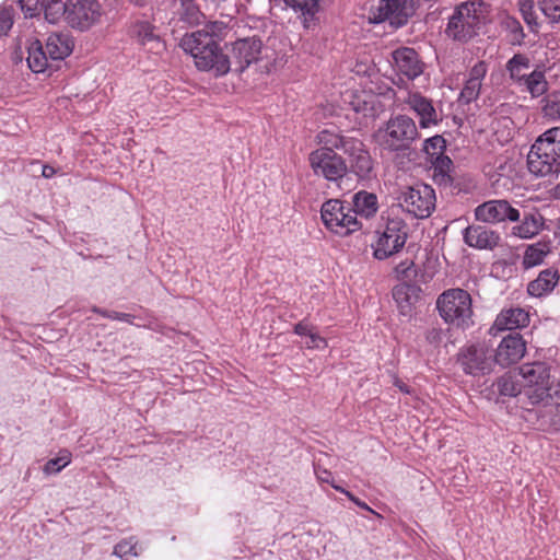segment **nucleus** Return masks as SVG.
<instances>
[{"label": "nucleus", "mask_w": 560, "mask_h": 560, "mask_svg": "<svg viewBox=\"0 0 560 560\" xmlns=\"http://www.w3.org/2000/svg\"><path fill=\"white\" fill-rule=\"evenodd\" d=\"M42 5L44 8L45 19L49 23H56L61 15L66 16V3L62 1H43Z\"/></svg>", "instance_id": "nucleus-37"}, {"label": "nucleus", "mask_w": 560, "mask_h": 560, "mask_svg": "<svg viewBox=\"0 0 560 560\" xmlns=\"http://www.w3.org/2000/svg\"><path fill=\"white\" fill-rule=\"evenodd\" d=\"M397 200L415 218L425 219L434 211L436 198L430 185L418 183L401 189Z\"/></svg>", "instance_id": "nucleus-7"}, {"label": "nucleus", "mask_w": 560, "mask_h": 560, "mask_svg": "<svg viewBox=\"0 0 560 560\" xmlns=\"http://www.w3.org/2000/svg\"><path fill=\"white\" fill-rule=\"evenodd\" d=\"M549 423L550 425L557 430L560 431V402L552 406L549 410Z\"/></svg>", "instance_id": "nucleus-48"}, {"label": "nucleus", "mask_w": 560, "mask_h": 560, "mask_svg": "<svg viewBox=\"0 0 560 560\" xmlns=\"http://www.w3.org/2000/svg\"><path fill=\"white\" fill-rule=\"evenodd\" d=\"M538 7L550 23H560V0H540Z\"/></svg>", "instance_id": "nucleus-36"}, {"label": "nucleus", "mask_w": 560, "mask_h": 560, "mask_svg": "<svg viewBox=\"0 0 560 560\" xmlns=\"http://www.w3.org/2000/svg\"><path fill=\"white\" fill-rule=\"evenodd\" d=\"M92 311H93L94 313H97V314H100V315H102V316H104V317H107V318H108V316H112V314H110L108 311L102 310V308L96 307V306H94V307L92 308Z\"/></svg>", "instance_id": "nucleus-59"}, {"label": "nucleus", "mask_w": 560, "mask_h": 560, "mask_svg": "<svg viewBox=\"0 0 560 560\" xmlns=\"http://www.w3.org/2000/svg\"><path fill=\"white\" fill-rule=\"evenodd\" d=\"M498 393L505 397H515L521 393V385L514 381V377L506 373L499 377L493 384Z\"/></svg>", "instance_id": "nucleus-34"}, {"label": "nucleus", "mask_w": 560, "mask_h": 560, "mask_svg": "<svg viewBox=\"0 0 560 560\" xmlns=\"http://www.w3.org/2000/svg\"><path fill=\"white\" fill-rule=\"evenodd\" d=\"M527 167L539 177L560 172V127L546 130L535 140L527 154Z\"/></svg>", "instance_id": "nucleus-3"}, {"label": "nucleus", "mask_w": 560, "mask_h": 560, "mask_svg": "<svg viewBox=\"0 0 560 560\" xmlns=\"http://www.w3.org/2000/svg\"><path fill=\"white\" fill-rule=\"evenodd\" d=\"M549 253L550 246L547 242H537L528 245L522 261L524 269L540 265Z\"/></svg>", "instance_id": "nucleus-30"}, {"label": "nucleus", "mask_w": 560, "mask_h": 560, "mask_svg": "<svg viewBox=\"0 0 560 560\" xmlns=\"http://www.w3.org/2000/svg\"><path fill=\"white\" fill-rule=\"evenodd\" d=\"M505 68L510 74L511 80L518 83L525 75V73H522V71L529 69V58L523 54H515L506 62Z\"/></svg>", "instance_id": "nucleus-32"}, {"label": "nucleus", "mask_w": 560, "mask_h": 560, "mask_svg": "<svg viewBox=\"0 0 560 560\" xmlns=\"http://www.w3.org/2000/svg\"><path fill=\"white\" fill-rule=\"evenodd\" d=\"M464 242L477 249H494L500 241V234L485 225H469L463 233Z\"/></svg>", "instance_id": "nucleus-19"}, {"label": "nucleus", "mask_w": 560, "mask_h": 560, "mask_svg": "<svg viewBox=\"0 0 560 560\" xmlns=\"http://www.w3.org/2000/svg\"><path fill=\"white\" fill-rule=\"evenodd\" d=\"M415 12V0H380L370 10L369 21L373 24L387 22L393 30H398L408 23Z\"/></svg>", "instance_id": "nucleus-6"}, {"label": "nucleus", "mask_w": 560, "mask_h": 560, "mask_svg": "<svg viewBox=\"0 0 560 560\" xmlns=\"http://www.w3.org/2000/svg\"><path fill=\"white\" fill-rule=\"evenodd\" d=\"M529 324V314L524 308L511 307L502 310L489 329V334L497 336L504 330H516Z\"/></svg>", "instance_id": "nucleus-18"}, {"label": "nucleus", "mask_w": 560, "mask_h": 560, "mask_svg": "<svg viewBox=\"0 0 560 560\" xmlns=\"http://www.w3.org/2000/svg\"><path fill=\"white\" fill-rule=\"evenodd\" d=\"M180 5H185V3L195 2V0H178Z\"/></svg>", "instance_id": "nucleus-61"}, {"label": "nucleus", "mask_w": 560, "mask_h": 560, "mask_svg": "<svg viewBox=\"0 0 560 560\" xmlns=\"http://www.w3.org/2000/svg\"><path fill=\"white\" fill-rule=\"evenodd\" d=\"M69 463H70V454L69 453L61 454L59 457L49 459L44 466V471L47 475L57 474L63 467H66Z\"/></svg>", "instance_id": "nucleus-41"}, {"label": "nucleus", "mask_w": 560, "mask_h": 560, "mask_svg": "<svg viewBox=\"0 0 560 560\" xmlns=\"http://www.w3.org/2000/svg\"><path fill=\"white\" fill-rule=\"evenodd\" d=\"M408 226L402 220H388L383 232H377V238L372 244L373 256L384 260L398 253L406 244Z\"/></svg>", "instance_id": "nucleus-9"}, {"label": "nucleus", "mask_w": 560, "mask_h": 560, "mask_svg": "<svg viewBox=\"0 0 560 560\" xmlns=\"http://www.w3.org/2000/svg\"><path fill=\"white\" fill-rule=\"evenodd\" d=\"M284 2L300 14L304 27L308 28L315 24L319 10L318 0H284Z\"/></svg>", "instance_id": "nucleus-27"}, {"label": "nucleus", "mask_w": 560, "mask_h": 560, "mask_svg": "<svg viewBox=\"0 0 560 560\" xmlns=\"http://www.w3.org/2000/svg\"><path fill=\"white\" fill-rule=\"evenodd\" d=\"M315 474L319 481L327 482L329 485H332L334 479L331 477V472L327 469L320 468L319 466L315 467Z\"/></svg>", "instance_id": "nucleus-51"}, {"label": "nucleus", "mask_w": 560, "mask_h": 560, "mask_svg": "<svg viewBox=\"0 0 560 560\" xmlns=\"http://www.w3.org/2000/svg\"><path fill=\"white\" fill-rule=\"evenodd\" d=\"M100 9L96 0H68L66 20L74 28L86 30L100 18Z\"/></svg>", "instance_id": "nucleus-15"}, {"label": "nucleus", "mask_w": 560, "mask_h": 560, "mask_svg": "<svg viewBox=\"0 0 560 560\" xmlns=\"http://www.w3.org/2000/svg\"><path fill=\"white\" fill-rule=\"evenodd\" d=\"M320 214L325 226L340 236H347L360 229L355 213H352L351 208L346 207L339 199L324 202Z\"/></svg>", "instance_id": "nucleus-8"}, {"label": "nucleus", "mask_w": 560, "mask_h": 560, "mask_svg": "<svg viewBox=\"0 0 560 560\" xmlns=\"http://www.w3.org/2000/svg\"><path fill=\"white\" fill-rule=\"evenodd\" d=\"M520 11L522 13L523 20L525 23L533 30L536 31L538 27L537 16L534 12V1L533 0H520L518 1Z\"/></svg>", "instance_id": "nucleus-39"}, {"label": "nucleus", "mask_w": 560, "mask_h": 560, "mask_svg": "<svg viewBox=\"0 0 560 560\" xmlns=\"http://www.w3.org/2000/svg\"><path fill=\"white\" fill-rule=\"evenodd\" d=\"M487 73V65L483 61L476 63L469 72V81H478L481 83L482 78Z\"/></svg>", "instance_id": "nucleus-45"}, {"label": "nucleus", "mask_w": 560, "mask_h": 560, "mask_svg": "<svg viewBox=\"0 0 560 560\" xmlns=\"http://www.w3.org/2000/svg\"><path fill=\"white\" fill-rule=\"evenodd\" d=\"M308 162L315 175L329 182H338L348 173V164L338 153L314 150L308 155Z\"/></svg>", "instance_id": "nucleus-12"}, {"label": "nucleus", "mask_w": 560, "mask_h": 560, "mask_svg": "<svg viewBox=\"0 0 560 560\" xmlns=\"http://www.w3.org/2000/svg\"><path fill=\"white\" fill-rule=\"evenodd\" d=\"M130 33L141 45L148 46L150 50H154L156 54L165 48L164 43L159 35L154 34L153 26L149 22L140 21L135 23L131 26Z\"/></svg>", "instance_id": "nucleus-24"}, {"label": "nucleus", "mask_w": 560, "mask_h": 560, "mask_svg": "<svg viewBox=\"0 0 560 560\" xmlns=\"http://www.w3.org/2000/svg\"><path fill=\"white\" fill-rule=\"evenodd\" d=\"M392 56L398 71L408 79H415L422 73V63L413 48L400 47Z\"/></svg>", "instance_id": "nucleus-21"}, {"label": "nucleus", "mask_w": 560, "mask_h": 560, "mask_svg": "<svg viewBox=\"0 0 560 560\" xmlns=\"http://www.w3.org/2000/svg\"><path fill=\"white\" fill-rule=\"evenodd\" d=\"M14 23V10L12 8H0V36H4L12 28Z\"/></svg>", "instance_id": "nucleus-43"}, {"label": "nucleus", "mask_w": 560, "mask_h": 560, "mask_svg": "<svg viewBox=\"0 0 560 560\" xmlns=\"http://www.w3.org/2000/svg\"><path fill=\"white\" fill-rule=\"evenodd\" d=\"M433 179L440 186L448 187L453 185L451 173L433 172Z\"/></svg>", "instance_id": "nucleus-50"}, {"label": "nucleus", "mask_w": 560, "mask_h": 560, "mask_svg": "<svg viewBox=\"0 0 560 560\" xmlns=\"http://www.w3.org/2000/svg\"><path fill=\"white\" fill-rule=\"evenodd\" d=\"M73 49L72 40L65 34H51L47 38L45 50L52 60L68 57Z\"/></svg>", "instance_id": "nucleus-26"}, {"label": "nucleus", "mask_w": 560, "mask_h": 560, "mask_svg": "<svg viewBox=\"0 0 560 560\" xmlns=\"http://www.w3.org/2000/svg\"><path fill=\"white\" fill-rule=\"evenodd\" d=\"M20 4H21V8L24 9V1L23 0H19Z\"/></svg>", "instance_id": "nucleus-63"}, {"label": "nucleus", "mask_w": 560, "mask_h": 560, "mask_svg": "<svg viewBox=\"0 0 560 560\" xmlns=\"http://www.w3.org/2000/svg\"><path fill=\"white\" fill-rule=\"evenodd\" d=\"M27 54V63L30 69L36 73L44 72L47 67L48 54L43 49L38 39H34L30 43Z\"/></svg>", "instance_id": "nucleus-31"}, {"label": "nucleus", "mask_w": 560, "mask_h": 560, "mask_svg": "<svg viewBox=\"0 0 560 560\" xmlns=\"http://www.w3.org/2000/svg\"><path fill=\"white\" fill-rule=\"evenodd\" d=\"M526 352V341L520 332H510L499 343L494 354H492L494 364L502 368L511 366L517 363Z\"/></svg>", "instance_id": "nucleus-16"}, {"label": "nucleus", "mask_w": 560, "mask_h": 560, "mask_svg": "<svg viewBox=\"0 0 560 560\" xmlns=\"http://www.w3.org/2000/svg\"><path fill=\"white\" fill-rule=\"evenodd\" d=\"M348 145L345 154L348 156V171L354 173L361 179H368L373 171V161L363 142L354 139Z\"/></svg>", "instance_id": "nucleus-17"}, {"label": "nucleus", "mask_w": 560, "mask_h": 560, "mask_svg": "<svg viewBox=\"0 0 560 560\" xmlns=\"http://www.w3.org/2000/svg\"><path fill=\"white\" fill-rule=\"evenodd\" d=\"M446 141L442 136H434L427 139L423 143V151L433 160L436 155L444 154Z\"/></svg>", "instance_id": "nucleus-38"}, {"label": "nucleus", "mask_w": 560, "mask_h": 560, "mask_svg": "<svg viewBox=\"0 0 560 560\" xmlns=\"http://www.w3.org/2000/svg\"><path fill=\"white\" fill-rule=\"evenodd\" d=\"M489 4L482 0H469L455 7L448 19L445 35L454 42L466 44L479 35L487 23Z\"/></svg>", "instance_id": "nucleus-2"}, {"label": "nucleus", "mask_w": 560, "mask_h": 560, "mask_svg": "<svg viewBox=\"0 0 560 560\" xmlns=\"http://www.w3.org/2000/svg\"><path fill=\"white\" fill-rule=\"evenodd\" d=\"M559 272L555 268H547L539 272L538 277L527 284V292L535 298H541L555 289L559 282Z\"/></svg>", "instance_id": "nucleus-22"}, {"label": "nucleus", "mask_w": 560, "mask_h": 560, "mask_svg": "<svg viewBox=\"0 0 560 560\" xmlns=\"http://www.w3.org/2000/svg\"><path fill=\"white\" fill-rule=\"evenodd\" d=\"M56 171L52 166L50 165H44L43 166V171H42V175L46 178H50L55 175Z\"/></svg>", "instance_id": "nucleus-56"}, {"label": "nucleus", "mask_w": 560, "mask_h": 560, "mask_svg": "<svg viewBox=\"0 0 560 560\" xmlns=\"http://www.w3.org/2000/svg\"><path fill=\"white\" fill-rule=\"evenodd\" d=\"M475 217L485 223L518 222L521 210L506 199H493L479 205L475 209Z\"/></svg>", "instance_id": "nucleus-14"}, {"label": "nucleus", "mask_w": 560, "mask_h": 560, "mask_svg": "<svg viewBox=\"0 0 560 560\" xmlns=\"http://www.w3.org/2000/svg\"><path fill=\"white\" fill-rule=\"evenodd\" d=\"M517 84L524 85L533 97H539L548 91L545 72L540 69H535L529 74H525Z\"/></svg>", "instance_id": "nucleus-29"}, {"label": "nucleus", "mask_w": 560, "mask_h": 560, "mask_svg": "<svg viewBox=\"0 0 560 560\" xmlns=\"http://www.w3.org/2000/svg\"><path fill=\"white\" fill-rule=\"evenodd\" d=\"M441 317L448 324L466 328L472 324L471 296L463 289L443 292L436 301Z\"/></svg>", "instance_id": "nucleus-5"}, {"label": "nucleus", "mask_w": 560, "mask_h": 560, "mask_svg": "<svg viewBox=\"0 0 560 560\" xmlns=\"http://www.w3.org/2000/svg\"><path fill=\"white\" fill-rule=\"evenodd\" d=\"M481 83L478 81H466V84L464 89L460 92L459 95V102H463L465 104H469L470 102L475 101L480 93Z\"/></svg>", "instance_id": "nucleus-40"}, {"label": "nucleus", "mask_w": 560, "mask_h": 560, "mask_svg": "<svg viewBox=\"0 0 560 560\" xmlns=\"http://www.w3.org/2000/svg\"><path fill=\"white\" fill-rule=\"evenodd\" d=\"M346 495L353 502L355 503L359 508L361 509H364V510H368L372 513H374V511L368 506L366 503L360 501L357 497H354L351 492H346Z\"/></svg>", "instance_id": "nucleus-54"}, {"label": "nucleus", "mask_w": 560, "mask_h": 560, "mask_svg": "<svg viewBox=\"0 0 560 560\" xmlns=\"http://www.w3.org/2000/svg\"><path fill=\"white\" fill-rule=\"evenodd\" d=\"M109 313L112 314V316H108V318H110V319L124 320V322L131 323V319L133 318L132 315L127 314V313H119V312H109Z\"/></svg>", "instance_id": "nucleus-52"}, {"label": "nucleus", "mask_w": 560, "mask_h": 560, "mask_svg": "<svg viewBox=\"0 0 560 560\" xmlns=\"http://www.w3.org/2000/svg\"><path fill=\"white\" fill-rule=\"evenodd\" d=\"M418 130L412 118L398 115L388 120L385 129L384 143L392 150L398 151L409 148L417 139Z\"/></svg>", "instance_id": "nucleus-11"}, {"label": "nucleus", "mask_w": 560, "mask_h": 560, "mask_svg": "<svg viewBox=\"0 0 560 560\" xmlns=\"http://www.w3.org/2000/svg\"><path fill=\"white\" fill-rule=\"evenodd\" d=\"M427 339L430 342H438V341H440V339H441L440 331L436 330V329L429 330L428 334H427Z\"/></svg>", "instance_id": "nucleus-55"}, {"label": "nucleus", "mask_w": 560, "mask_h": 560, "mask_svg": "<svg viewBox=\"0 0 560 560\" xmlns=\"http://www.w3.org/2000/svg\"><path fill=\"white\" fill-rule=\"evenodd\" d=\"M352 203L353 208H351V210L352 213H355V217L360 214L370 218L373 217L378 209L377 197L365 190L357 192L352 198Z\"/></svg>", "instance_id": "nucleus-28"}, {"label": "nucleus", "mask_w": 560, "mask_h": 560, "mask_svg": "<svg viewBox=\"0 0 560 560\" xmlns=\"http://www.w3.org/2000/svg\"><path fill=\"white\" fill-rule=\"evenodd\" d=\"M137 541H133V538L128 540H121L114 548V555L117 557L125 559L127 556L137 557L138 552L136 550Z\"/></svg>", "instance_id": "nucleus-42"}, {"label": "nucleus", "mask_w": 560, "mask_h": 560, "mask_svg": "<svg viewBox=\"0 0 560 560\" xmlns=\"http://www.w3.org/2000/svg\"><path fill=\"white\" fill-rule=\"evenodd\" d=\"M556 194L560 197V183L556 187Z\"/></svg>", "instance_id": "nucleus-62"}, {"label": "nucleus", "mask_w": 560, "mask_h": 560, "mask_svg": "<svg viewBox=\"0 0 560 560\" xmlns=\"http://www.w3.org/2000/svg\"><path fill=\"white\" fill-rule=\"evenodd\" d=\"M261 40L256 37L242 38L232 44L231 55L224 54L230 63V71L243 72L253 62L259 60Z\"/></svg>", "instance_id": "nucleus-13"}, {"label": "nucleus", "mask_w": 560, "mask_h": 560, "mask_svg": "<svg viewBox=\"0 0 560 560\" xmlns=\"http://www.w3.org/2000/svg\"><path fill=\"white\" fill-rule=\"evenodd\" d=\"M407 104L419 115L420 126L422 128L438 124L439 120L435 108L429 98L419 93H413L409 95Z\"/></svg>", "instance_id": "nucleus-23"}, {"label": "nucleus", "mask_w": 560, "mask_h": 560, "mask_svg": "<svg viewBox=\"0 0 560 560\" xmlns=\"http://www.w3.org/2000/svg\"><path fill=\"white\" fill-rule=\"evenodd\" d=\"M314 330L315 327L305 319L294 325V332L299 336L308 337Z\"/></svg>", "instance_id": "nucleus-47"}, {"label": "nucleus", "mask_w": 560, "mask_h": 560, "mask_svg": "<svg viewBox=\"0 0 560 560\" xmlns=\"http://www.w3.org/2000/svg\"><path fill=\"white\" fill-rule=\"evenodd\" d=\"M520 374L532 404H547L559 393L558 385L550 376V368L545 362L525 363L521 366Z\"/></svg>", "instance_id": "nucleus-4"}, {"label": "nucleus", "mask_w": 560, "mask_h": 560, "mask_svg": "<svg viewBox=\"0 0 560 560\" xmlns=\"http://www.w3.org/2000/svg\"><path fill=\"white\" fill-rule=\"evenodd\" d=\"M456 363L466 375L482 376L492 372V352L483 345H470L459 349Z\"/></svg>", "instance_id": "nucleus-10"}, {"label": "nucleus", "mask_w": 560, "mask_h": 560, "mask_svg": "<svg viewBox=\"0 0 560 560\" xmlns=\"http://www.w3.org/2000/svg\"><path fill=\"white\" fill-rule=\"evenodd\" d=\"M308 341L306 342V347L308 349H314V348H326L327 347V341L325 338H323L322 336H319L315 330L308 336Z\"/></svg>", "instance_id": "nucleus-46"}, {"label": "nucleus", "mask_w": 560, "mask_h": 560, "mask_svg": "<svg viewBox=\"0 0 560 560\" xmlns=\"http://www.w3.org/2000/svg\"><path fill=\"white\" fill-rule=\"evenodd\" d=\"M544 115L552 120L560 119V92H552L544 100Z\"/></svg>", "instance_id": "nucleus-35"}, {"label": "nucleus", "mask_w": 560, "mask_h": 560, "mask_svg": "<svg viewBox=\"0 0 560 560\" xmlns=\"http://www.w3.org/2000/svg\"><path fill=\"white\" fill-rule=\"evenodd\" d=\"M355 138L324 129L316 136L317 143L320 145L318 150L337 153L336 150H342L343 153Z\"/></svg>", "instance_id": "nucleus-25"}, {"label": "nucleus", "mask_w": 560, "mask_h": 560, "mask_svg": "<svg viewBox=\"0 0 560 560\" xmlns=\"http://www.w3.org/2000/svg\"><path fill=\"white\" fill-rule=\"evenodd\" d=\"M502 27L509 33V42L511 45L521 46L523 44L525 33L518 20L508 15L502 21Z\"/></svg>", "instance_id": "nucleus-33"}, {"label": "nucleus", "mask_w": 560, "mask_h": 560, "mask_svg": "<svg viewBox=\"0 0 560 560\" xmlns=\"http://www.w3.org/2000/svg\"><path fill=\"white\" fill-rule=\"evenodd\" d=\"M520 223L512 228V235L523 240L533 238L544 229L545 219L542 214L535 209H523Z\"/></svg>", "instance_id": "nucleus-20"}, {"label": "nucleus", "mask_w": 560, "mask_h": 560, "mask_svg": "<svg viewBox=\"0 0 560 560\" xmlns=\"http://www.w3.org/2000/svg\"><path fill=\"white\" fill-rule=\"evenodd\" d=\"M395 385L402 392V393H406V394H409L410 393V389L409 387L404 383L401 382L400 380L396 378L395 380Z\"/></svg>", "instance_id": "nucleus-57"}, {"label": "nucleus", "mask_w": 560, "mask_h": 560, "mask_svg": "<svg viewBox=\"0 0 560 560\" xmlns=\"http://www.w3.org/2000/svg\"><path fill=\"white\" fill-rule=\"evenodd\" d=\"M185 10V14L189 22H197L199 19L200 11L195 5L194 2L185 3V5H182Z\"/></svg>", "instance_id": "nucleus-49"}, {"label": "nucleus", "mask_w": 560, "mask_h": 560, "mask_svg": "<svg viewBox=\"0 0 560 560\" xmlns=\"http://www.w3.org/2000/svg\"><path fill=\"white\" fill-rule=\"evenodd\" d=\"M412 265H413L412 261H401L396 267V272L399 275H402V276H407V271L411 268Z\"/></svg>", "instance_id": "nucleus-53"}, {"label": "nucleus", "mask_w": 560, "mask_h": 560, "mask_svg": "<svg viewBox=\"0 0 560 560\" xmlns=\"http://www.w3.org/2000/svg\"><path fill=\"white\" fill-rule=\"evenodd\" d=\"M433 159H434V160H432L433 168H434L433 172L451 173L453 162L448 156L441 154V155H436V158H433Z\"/></svg>", "instance_id": "nucleus-44"}, {"label": "nucleus", "mask_w": 560, "mask_h": 560, "mask_svg": "<svg viewBox=\"0 0 560 560\" xmlns=\"http://www.w3.org/2000/svg\"><path fill=\"white\" fill-rule=\"evenodd\" d=\"M228 26L223 22H212L203 30L185 35L180 46L191 55L199 70L211 71L215 77H222L230 71V63L217 39L224 36Z\"/></svg>", "instance_id": "nucleus-1"}, {"label": "nucleus", "mask_w": 560, "mask_h": 560, "mask_svg": "<svg viewBox=\"0 0 560 560\" xmlns=\"http://www.w3.org/2000/svg\"><path fill=\"white\" fill-rule=\"evenodd\" d=\"M331 487H332L335 490H337V491H339V492H341V493H343V494H346V492H348V491H347V490H345L342 487H340V486H338V485H335V482H332Z\"/></svg>", "instance_id": "nucleus-60"}, {"label": "nucleus", "mask_w": 560, "mask_h": 560, "mask_svg": "<svg viewBox=\"0 0 560 560\" xmlns=\"http://www.w3.org/2000/svg\"><path fill=\"white\" fill-rule=\"evenodd\" d=\"M393 295L396 300L400 299L402 295H406V292L404 290V288H395L394 289V292H393Z\"/></svg>", "instance_id": "nucleus-58"}]
</instances>
